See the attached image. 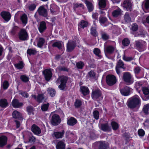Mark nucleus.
<instances>
[{
  "label": "nucleus",
  "instance_id": "nucleus-1",
  "mask_svg": "<svg viewBox=\"0 0 149 149\" xmlns=\"http://www.w3.org/2000/svg\"><path fill=\"white\" fill-rule=\"evenodd\" d=\"M141 104V100L137 95H135L129 99L127 103L128 107L132 109L140 107Z\"/></svg>",
  "mask_w": 149,
  "mask_h": 149
},
{
  "label": "nucleus",
  "instance_id": "nucleus-2",
  "mask_svg": "<svg viewBox=\"0 0 149 149\" xmlns=\"http://www.w3.org/2000/svg\"><path fill=\"white\" fill-rule=\"evenodd\" d=\"M106 81L109 86H112L117 81L116 77L112 75H109L106 78Z\"/></svg>",
  "mask_w": 149,
  "mask_h": 149
},
{
  "label": "nucleus",
  "instance_id": "nucleus-3",
  "mask_svg": "<svg viewBox=\"0 0 149 149\" xmlns=\"http://www.w3.org/2000/svg\"><path fill=\"white\" fill-rule=\"evenodd\" d=\"M59 80L60 81L61 84L58 86V88L60 90H63L66 86L67 78L64 76L61 77L56 81V83H58Z\"/></svg>",
  "mask_w": 149,
  "mask_h": 149
},
{
  "label": "nucleus",
  "instance_id": "nucleus-4",
  "mask_svg": "<svg viewBox=\"0 0 149 149\" xmlns=\"http://www.w3.org/2000/svg\"><path fill=\"white\" fill-rule=\"evenodd\" d=\"M123 79L124 81L128 85L133 82V79L131 74L128 72H125L123 75Z\"/></svg>",
  "mask_w": 149,
  "mask_h": 149
},
{
  "label": "nucleus",
  "instance_id": "nucleus-5",
  "mask_svg": "<svg viewBox=\"0 0 149 149\" xmlns=\"http://www.w3.org/2000/svg\"><path fill=\"white\" fill-rule=\"evenodd\" d=\"M91 96L94 100L102 99L103 98L101 93L99 90H95L93 91Z\"/></svg>",
  "mask_w": 149,
  "mask_h": 149
},
{
  "label": "nucleus",
  "instance_id": "nucleus-6",
  "mask_svg": "<svg viewBox=\"0 0 149 149\" xmlns=\"http://www.w3.org/2000/svg\"><path fill=\"white\" fill-rule=\"evenodd\" d=\"M18 37L19 39L22 40H26L28 38V34L25 29H22L19 33Z\"/></svg>",
  "mask_w": 149,
  "mask_h": 149
},
{
  "label": "nucleus",
  "instance_id": "nucleus-7",
  "mask_svg": "<svg viewBox=\"0 0 149 149\" xmlns=\"http://www.w3.org/2000/svg\"><path fill=\"white\" fill-rule=\"evenodd\" d=\"M132 89L128 86H126L120 90L121 93L125 96H127L130 95Z\"/></svg>",
  "mask_w": 149,
  "mask_h": 149
},
{
  "label": "nucleus",
  "instance_id": "nucleus-8",
  "mask_svg": "<svg viewBox=\"0 0 149 149\" xmlns=\"http://www.w3.org/2000/svg\"><path fill=\"white\" fill-rule=\"evenodd\" d=\"M60 121V119L58 115L54 114L52 116L51 123L53 125H58L59 124Z\"/></svg>",
  "mask_w": 149,
  "mask_h": 149
},
{
  "label": "nucleus",
  "instance_id": "nucleus-9",
  "mask_svg": "<svg viewBox=\"0 0 149 149\" xmlns=\"http://www.w3.org/2000/svg\"><path fill=\"white\" fill-rule=\"evenodd\" d=\"M1 15L3 19L6 22L8 21L10 19V14L8 12L3 11L1 13Z\"/></svg>",
  "mask_w": 149,
  "mask_h": 149
},
{
  "label": "nucleus",
  "instance_id": "nucleus-10",
  "mask_svg": "<svg viewBox=\"0 0 149 149\" xmlns=\"http://www.w3.org/2000/svg\"><path fill=\"white\" fill-rule=\"evenodd\" d=\"M76 46L75 42L72 41H70L67 44V50L68 52L72 50Z\"/></svg>",
  "mask_w": 149,
  "mask_h": 149
},
{
  "label": "nucleus",
  "instance_id": "nucleus-11",
  "mask_svg": "<svg viewBox=\"0 0 149 149\" xmlns=\"http://www.w3.org/2000/svg\"><path fill=\"white\" fill-rule=\"evenodd\" d=\"M124 8L130 9L132 8V4L130 0H125L122 5Z\"/></svg>",
  "mask_w": 149,
  "mask_h": 149
},
{
  "label": "nucleus",
  "instance_id": "nucleus-12",
  "mask_svg": "<svg viewBox=\"0 0 149 149\" xmlns=\"http://www.w3.org/2000/svg\"><path fill=\"white\" fill-rule=\"evenodd\" d=\"M45 79L47 81H49L52 76V74L50 70L48 69L45 70L43 72Z\"/></svg>",
  "mask_w": 149,
  "mask_h": 149
},
{
  "label": "nucleus",
  "instance_id": "nucleus-13",
  "mask_svg": "<svg viewBox=\"0 0 149 149\" xmlns=\"http://www.w3.org/2000/svg\"><path fill=\"white\" fill-rule=\"evenodd\" d=\"M8 139L6 136H2L0 137V147H3L7 144Z\"/></svg>",
  "mask_w": 149,
  "mask_h": 149
},
{
  "label": "nucleus",
  "instance_id": "nucleus-14",
  "mask_svg": "<svg viewBox=\"0 0 149 149\" xmlns=\"http://www.w3.org/2000/svg\"><path fill=\"white\" fill-rule=\"evenodd\" d=\"M31 131L35 134L38 135L41 133L40 129L35 125H33L31 127Z\"/></svg>",
  "mask_w": 149,
  "mask_h": 149
},
{
  "label": "nucleus",
  "instance_id": "nucleus-15",
  "mask_svg": "<svg viewBox=\"0 0 149 149\" xmlns=\"http://www.w3.org/2000/svg\"><path fill=\"white\" fill-rule=\"evenodd\" d=\"M46 29L45 23L43 21L41 22L38 27V29L40 33L43 32Z\"/></svg>",
  "mask_w": 149,
  "mask_h": 149
},
{
  "label": "nucleus",
  "instance_id": "nucleus-16",
  "mask_svg": "<svg viewBox=\"0 0 149 149\" xmlns=\"http://www.w3.org/2000/svg\"><path fill=\"white\" fill-rule=\"evenodd\" d=\"M77 121L74 118L72 117L68 120L67 124L68 125L73 126L77 123Z\"/></svg>",
  "mask_w": 149,
  "mask_h": 149
},
{
  "label": "nucleus",
  "instance_id": "nucleus-17",
  "mask_svg": "<svg viewBox=\"0 0 149 149\" xmlns=\"http://www.w3.org/2000/svg\"><path fill=\"white\" fill-rule=\"evenodd\" d=\"M81 91L84 95H87L89 94V91L88 88L85 86L81 87Z\"/></svg>",
  "mask_w": 149,
  "mask_h": 149
},
{
  "label": "nucleus",
  "instance_id": "nucleus-18",
  "mask_svg": "<svg viewBox=\"0 0 149 149\" xmlns=\"http://www.w3.org/2000/svg\"><path fill=\"white\" fill-rule=\"evenodd\" d=\"M13 106L15 108H19L22 105V104L19 103L18 100L16 99H14L12 103Z\"/></svg>",
  "mask_w": 149,
  "mask_h": 149
},
{
  "label": "nucleus",
  "instance_id": "nucleus-19",
  "mask_svg": "<svg viewBox=\"0 0 149 149\" xmlns=\"http://www.w3.org/2000/svg\"><path fill=\"white\" fill-rule=\"evenodd\" d=\"M63 133L61 132H55L52 134L53 136L55 137L56 138H61L63 136Z\"/></svg>",
  "mask_w": 149,
  "mask_h": 149
},
{
  "label": "nucleus",
  "instance_id": "nucleus-20",
  "mask_svg": "<svg viewBox=\"0 0 149 149\" xmlns=\"http://www.w3.org/2000/svg\"><path fill=\"white\" fill-rule=\"evenodd\" d=\"M20 19L22 24L25 25L27 23L28 18L27 15L25 14L22 15Z\"/></svg>",
  "mask_w": 149,
  "mask_h": 149
},
{
  "label": "nucleus",
  "instance_id": "nucleus-21",
  "mask_svg": "<svg viewBox=\"0 0 149 149\" xmlns=\"http://www.w3.org/2000/svg\"><path fill=\"white\" fill-rule=\"evenodd\" d=\"M108 146L107 143L105 142H100L99 143V149H107Z\"/></svg>",
  "mask_w": 149,
  "mask_h": 149
},
{
  "label": "nucleus",
  "instance_id": "nucleus-22",
  "mask_svg": "<svg viewBox=\"0 0 149 149\" xmlns=\"http://www.w3.org/2000/svg\"><path fill=\"white\" fill-rule=\"evenodd\" d=\"M48 94L51 97H54L56 93L55 90L53 88H49L47 89Z\"/></svg>",
  "mask_w": 149,
  "mask_h": 149
},
{
  "label": "nucleus",
  "instance_id": "nucleus-23",
  "mask_svg": "<svg viewBox=\"0 0 149 149\" xmlns=\"http://www.w3.org/2000/svg\"><path fill=\"white\" fill-rule=\"evenodd\" d=\"M45 42V40L43 38H39L38 41L37 45L38 47H41Z\"/></svg>",
  "mask_w": 149,
  "mask_h": 149
},
{
  "label": "nucleus",
  "instance_id": "nucleus-24",
  "mask_svg": "<svg viewBox=\"0 0 149 149\" xmlns=\"http://www.w3.org/2000/svg\"><path fill=\"white\" fill-rule=\"evenodd\" d=\"M65 147L64 142L61 141L58 142L56 145L57 149H65Z\"/></svg>",
  "mask_w": 149,
  "mask_h": 149
},
{
  "label": "nucleus",
  "instance_id": "nucleus-25",
  "mask_svg": "<svg viewBox=\"0 0 149 149\" xmlns=\"http://www.w3.org/2000/svg\"><path fill=\"white\" fill-rule=\"evenodd\" d=\"M13 117L15 118H19L22 117V114L17 111H14L12 113Z\"/></svg>",
  "mask_w": 149,
  "mask_h": 149
},
{
  "label": "nucleus",
  "instance_id": "nucleus-26",
  "mask_svg": "<svg viewBox=\"0 0 149 149\" xmlns=\"http://www.w3.org/2000/svg\"><path fill=\"white\" fill-rule=\"evenodd\" d=\"M115 50V48L111 46H109L106 49V51L107 53L111 54Z\"/></svg>",
  "mask_w": 149,
  "mask_h": 149
},
{
  "label": "nucleus",
  "instance_id": "nucleus-27",
  "mask_svg": "<svg viewBox=\"0 0 149 149\" xmlns=\"http://www.w3.org/2000/svg\"><path fill=\"white\" fill-rule=\"evenodd\" d=\"M93 53L99 58H101V56L100 55L101 52L100 50L98 48H95L93 49Z\"/></svg>",
  "mask_w": 149,
  "mask_h": 149
},
{
  "label": "nucleus",
  "instance_id": "nucleus-28",
  "mask_svg": "<svg viewBox=\"0 0 149 149\" xmlns=\"http://www.w3.org/2000/svg\"><path fill=\"white\" fill-rule=\"evenodd\" d=\"M8 103L6 100L3 99L0 100V106L2 107H6L7 106Z\"/></svg>",
  "mask_w": 149,
  "mask_h": 149
},
{
  "label": "nucleus",
  "instance_id": "nucleus-29",
  "mask_svg": "<svg viewBox=\"0 0 149 149\" xmlns=\"http://www.w3.org/2000/svg\"><path fill=\"white\" fill-rule=\"evenodd\" d=\"M87 24L88 23L87 22L84 20H82L78 25V29H79L80 28H84L87 26Z\"/></svg>",
  "mask_w": 149,
  "mask_h": 149
},
{
  "label": "nucleus",
  "instance_id": "nucleus-30",
  "mask_svg": "<svg viewBox=\"0 0 149 149\" xmlns=\"http://www.w3.org/2000/svg\"><path fill=\"white\" fill-rule=\"evenodd\" d=\"M149 109V104H148L144 106L143 109V111L145 114H148V113Z\"/></svg>",
  "mask_w": 149,
  "mask_h": 149
},
{
  "label": "nucleus",
  "instance_id": "nucleus-31",
  "mask_svg": "<svg viewBox=\"0 0 149 149\" xmlns=\"http://www.w3.org/2000/svg\"><path fill=\"white\" fill-rule=\"evenodd\" d=\"M99 8H104L106 6V2L105 0H100L99 2Z\"/></svg>",
  "mask_w": 149,
  "mask_h": 149
},
{
  "label": "nucleus",
  "instance_id": "nucleus-32",
  "mask_svg": "<svg viewBox=\"0 0 149 149\" xmlns=\"http://www.w3.org/2000/svg\"><path fill=\"white\" fill-rule=\"evenodd\" d=\"M95 76V73L93 71H91L88 73V77L90 79H94Z\"/></svg>",
  "mask_w": 149,
  "mask_h": 149
},
{
  "label": "nucleus",
  "instance_id": "nucleus-33",
  "mask_svg": "<svg viewBox=\"0 0 149 149\" xmlns=\"http://www.w3.org/2000/svg\"><path fill=\"white\" fill-rule=\"evenodd\" d=\"M38 13L40 15L44 17H46L47 15L46 10H38Z\"/></svg>",
  "mask_w": 149,
  "mask_h": 149
},
{
  "label": "nucleus",
  "instance_id": "nucleus-34",
  "mask_svg": "<svg viewBox=\"0 0 149 149\" xmlns=\"http://www.w3.org/2000/svg\"><path fill=\"white\" fill-rule=\"evenodd\" d=\"M85 3L88 9H92L93 8V6L92 4L89 1L86 0Z\"/></svg>",
  "mask_w": 149,
  "mask_h": 149
},
{
  "label": "nucleus",
  "instance_id": "nucleus-35",
  "mask_svg": "<svg viewBox=\"0 0 149 149\" xmlns=\"http://www.w3.org/2000/svg\"><path fill=\"white\" fill-rule=\"evenodd\" d=\"M62 43L60 42H54L53 44V47H57L59 49H61L62 47Z\"/></svg>",
  "mask_w": 149,
  "mask_h": 149
},
{
  "label": "nucleus",
  "instance_id": "nucleus-36",
  "mask_svg": "<svg viewBox=\"0 0 149 149\" xmlns=\"http://www.w3.org/2000/svg\"><path fill=\"white\" fill-rule=\"evenodd\" d=\"M124 20L126 22L128 23L131 22V18L130 17L128 13H126L124 15Z\"/></svg>",
  "mask_w": 149,
  "mask_h": 149
},
{
  "label": "nucleus",
  "instance_id": "nucleus-37",
  "mask_svg": "<svg viewBox=\"0 0 149 149\" xmlns=\"http://www.w3.org/2000/svg\"><path fill=\"white\" fill-rule=\"evenodd\" d=\"M130 43L129 40L127 38H125L122 41L123 45L124 46H127Z\"/></svg>",
  "mask_w": 149,
  "mask_h": 149
},
{
  "label": "nucleus",
  "instance_id": "nucleus-38",
  "mask_svg": "<svg viewBox=\"0 0 149 149\" xmlns=\"http://www.w3.org/2000/svg\"><path fill=\"white\" fill-rule=\"evenodd\" d=\"M27 110L29 115L34 114V109L31 107H28L27 108Z\"/></svg>",
  "mask_w": 149,
  "mask_h": 149
},
{
  "label": "nucleus",
  "instance_id": "nucleus-39",
  "mask_svg": "<svg viewBox=\"0 0 149 149\" xmlns=\"http://www.w3.org/2000/svg\"><path fill=\"white\" fill-rule=\"evenodd\" d=\"M141 86L142 84L140 82H137L135 84V87L136 89L138 91L139 93L140 91V90H139L141 88Z\"/></svg>",
  "mask_w": 149,
  "mask_h": 149
},
{
  "label": "nucleus",
  "instance_id": "nucleus-40",
  "mask_svg": "<svg viewBox=\"0 0 149 149\" xmlns=\"http://www.w3.org/2000/svg\"><path fill=\"white\" fill-rule=\"evenodd\" d=\"M84 65V63L81 61L79 62L76 64L77 67L79 69H82Z\"/></svg>",
  "mask_w": 149,
  "mask_h": 149
},
{
  "label": "nucleus",
  "instance_id": "nucleus-41",
  "mask_svg": "<svg viewBox=\"0 0 149 149\" xmlns=\"http://www.w3.org/2000/svg\"><path fill=\"white\" fill-rule=\"evenodd\" d=\"M111 125L114 130H116L118 127V124L115 122H112L111 123Z\"/></svg>",
  "mask_w": 149,
  "mask_h": 149
},
{
  "label": "nucleus",
  "instance_id": "nucleus-42",
  "mask_svg": "<svg viewBox=\"0 0 149 149\" xmlns=\"http://www.w3.org/2000/svg\"><path fill=\"white\" fill-rule=\"evenodd\" d=\"M121 13L120 10H115L112 13L113 16L114 17H117Z\"/></svg>",
  "mask_w": 149,
  "mask_h": 149
},
{
  "label": "nucleus",
  "instance_id": "nucleus-43",
  "mask_svg": "<svg viewBox=\"0 0 149 149\" xmlns=\"http://www.w3.org/2000/svg\"><path fill=\"white\" fill-rule=\"evenodd\" d=\"M73 7L74 8H84V5L82 3L75 4L74 5Z\"/></svg>",
  "mask_w": 149,
  "mask_h": 149
},
{
  "label": "nucleus",
  "instance_id": "nucleus-44",
  "mask_svg": "<svg viewBox=\"0 0 149 149\" xmlns=\"http://www.w3.org/2000/svg\"><path fill=\"white\" fill-rule=\"evenodd\" d=\"M142 90L143 94L146 95H148L149 94V88L146 87H143L142 88Z\"/></svg>",
  "mask_w": 149,
  "mask_h": 149
},
{
  "label": "nucleus",
  "instance_id": "nucleus-45",
  "mask_svg": "<svg viewBox=\"0 0 149 149\" xmlns=\"http://www.w3.org/2000/svg\"><path fill=\"white\" fill-rule=\"evenodd\" d=\"M116 67L119 68H124V67L123 63L120 60L118 62Z\"/></svg>",
  "mask_w": 149,
  "mask_h": 149
},
{
  "label": "nucleus",
  "instance_id": "nucleus-46",
  "mask_svg": "<svg viewBox=\"0 0 149 149\" xmlns=\"http://www.w3.org/2000/svg\"><path fill=\"white\" fill-rule=\"evenodd\" d=\"M49 105V103L43 104L41 106V109L43 111H47Z\"/></svg>",
  "mask_w": 149,
  "mask_h": 149
},
{
  "label": "nucleus",
  "instance_id": "nucleus-47",
  "mask_svg": "<svg viewBox=\"0 0 149 149\" xmlns=\"http://www.w3.org/2000/svg\"><path fill=\"white\" fill-rule=\"evenodd\" d=\"M107 21V19L105 17H100L99 22L102 25L104 24Z\"/></svg>",
  "mask_w": 149,
  "mask_h": 149
},
{
  "label": "nucleus",
  "instance_id": "nucleus-48",
  "mask_svg": "<svg viewBox=\"0 0 149 149\" xmlns=\"http://www.w3.org/2000/svg\"><path fill=\"white\" fill-rule=\"evenodd\" d=\"M9 86L8 82L7 81H5L3 83L2 86L3 89H7Z\"/></svg>",
  "mask_w": 149,
  "mask_h": 149
},
{
  "label": "nucleus",
  "instance_id": "nucleus-49",
  "mask_svg": "<svg viewBox=\"0 0 149 149\" xmlns=\"http://www.w3.org/2000/svg\"><path fill=\"white\" fill-rule=\"evenodd\" d=\"M15 66L16 68L18 69H20L23 67V63L22 62H20L18 63L15 64Z\"/></svg>",
  "mask_w": 149,
  "mask_h": 149
},
{
  "label": "nucleus",
  "instance_id": "nucleus-50",
  "mask_svg": "<svg viewBox=\"0 0 149 149\" xmlns=\"http://www.w3.org/2000/svg\"><path fill=\"white\" fill-rule=\"evenodd\" d=\"M27 54L29 55H34L36 53V51L33 49H28L27 52Z\"/></svg>",
  "mask_w": 149,
  "mask_h": 149
},
{
  "label": "nucleus",
  "instance_id": "nucleus-51",
  "mask_svg": "<svg viewBox=\"0 0 149 149\" xmlns=\"http://www.w3.org/2000/svg\"><path fill=\"white\" fill-rule=\"evenodd\" d=\"M43 99V95L42 94H39L38 95L37 97V101L39 102H40L42 101Z\"/></svg>",
  "mask_w": 149,
  "mask_h": 149
},
{
  "label": "nucleus",
  "instance_id": "nucleus-52",
  "mask_svg": "<svg viewBox=\"0 0 149 149\" xmlns=\"http://www.w3.org/2000/svg\"><path fill=\"white\" fill-rule=\"evenodd\" d=\"M91 33L94 36L96 35L97 32L96 31V28L95 26L93 27L91 29Z\"/></svg>",
  "mask_w": 149,
  "mask_h": 149
},
{
  "label": "nucleus",
  "instance_id": "nucleus-53",
  "mask_svg": "<svg viewBox=\"0 0 149 149\" xmlns=\"http://www.w3.org/2000/svg\"><path fill=\"white\" fill-rule=\"evenodd\" d=\"M20 79L24 82H26L29 80L28 77L25 75L21 76Z\"/></svg>",
  "mask_w": 149,
  "mask_h": 149
},
{
  "label": "nucleus",
  "instance_id": "nucleus-54",
  "mask_svg": "<svg viewBox=\"0 0 149 149\" xmlns=\"http://www.w3.org/2000/svg\"><path fill=\"white\" fill-rule=\"evenodd\" d=\"M101 129L104 131H105L108 129V125L107 124H102L101 125Z\"/></svg>",
  "mask_w": 149,
  "mask_h": 149
},
{
  "label": "nucleus",
  "instance_id": "nucleus-55",
  "mask_svg": "<svg viewBox=\"0 0 149 149\" xmlns=\"http://www.w3.org/2000/svg\"><path fill=\"white\" fill-rule=\"evenodd\" d=\"M93 116L96 119H98L99 118V113L98 111H95L93 113Z\"/></svg>",
  "mask_w": 149,
  "mask_h": 149
},
{
  "label": "nucleus",
  "instance_id": "nucleus-56",
  "mask_svg": "<svg viewBox=\"0 0 149 149\" xmlns=\"http://www.w3.org/2000/svg\"><path fill=\"white\" fill-rule=\"evenodd\" d=\"M35 141V138L33 136H32L29 137L28 142L33 143Z\"/></svg>",
  "mask_w": 149,
  "mask_h": 149
},
{
  "label": "nucleus",
  "instance_id": "nucleus-57",
  "mask_svg": "<svg viewBox=\"0 0 149 149\" xmlns=\"http://www.w3.org/2000/svg\"><path fill=\"white\" fill-rule=\"evenodd\" d=\"M19 94L26 98L28 97L29 96V95L27 93L22 91H19Z\"/></svg>",
  "mask_w": 149,
  "mask_h": 149
},
{
  "label": "nucleus",
  "instance_id": "nucleus-58",
  "mask_svg": "<svg viewBox=\"0 0 149 149\" xmlns=\"http://www.w3.org/2000/svg\"><path fill=\"white\" fill-rule=\"evenodd\" d=\"M81 104V102L79 100H77L75 102V106L76 107H79Z\"/></svg>",
  "mask_w": 149,
  "mask_h": 149
},
{
  "label": "nucleus",
  "instance_id": "nucleus-59",
  "mask_svg": "<svg viewBox=\"0 0 149 149\" xmlns=\"http://www.w3.org/2000/svg\"><path fill=\"white\" fill-rule=\"evenodd\" d=\"M138 29V26L136 24H133L132 25V29L134 31H136Z\"/></svg>",
  "mask_w": 149,
  "mask_h": 149
},
{
  "label": "nucleus",
  "instance_id": "nucleus-60",
  "mask_svg": "<svg viewBox=\"0 0 149 149\" xmlns=\"http://www.w3.org/2000/svg\"><path fill=\"white\" fill-rule=\"evenodd\" d=\"M138 134L140 136H143L144 135L145 132L143 130L140 129L138 131Z\"/></svg>",
  "mask_w": 149,
  "mask_h": 149
},
{
  "label": "nucleus",
  "instance_id": "nucleus-61",
  "mask_svg": "<svg viewBox=\"0 0 149 149\" xmlns=\"http://www.w3.org/2000/svg\"><path fill=\"white\" fill-rule=\"evenodd\" d=\"M144 3L145 8L146 9L149 8V0H145L143 2Z\"/></svg>",
  "mask_w": 149,
  "mask_h": 149
},
{
  "label": "nucleus",
  "instance_id": "nucleus-62",
  "mask_svg": "<svg viewBox=\"0 0 149 149\" xmlns=\"http://www.w3.org/2000/svg\"><path fill=\"white\" fill-rule=\"evenodd\" d=\"M58 70L60 71H68V69L67 68L64 66H59L58 68Z\"/></svg>",
  "mask_w": 149,
  "mask_h": 149
},
{
  "label": "nucleus",
  "instance_id": "nucleus-63",
  "mask_svg": "<svg viewBox=\"0 0 149 149\" xmlns=\"http://www.w3.org/2000/svg\"><path fill=\"white\" fill-rule=\"evenodd\" d=\"M102 38L103 39L106 40L109 39V36L106 33H104L102 34Z\"/></svg>",
  "mask_w": 149,
  "mask_h": 149
},
{
  "label": "nucleus",
  "instance_id": "nucleus-64",
  "mask_svg": "<svg viewBox=\"0 0 149 149\" xmlns=\"http://www.w3.org/2000/svg\"><path fill=\"white\" fill-rule=\"evenodd\" d=\"M123 59L126 61H129L132 60V58L131 57L124 56Z\"/></svg>",
  "mask_w": 149,
  "mask_h": 149
}]
</instances>
